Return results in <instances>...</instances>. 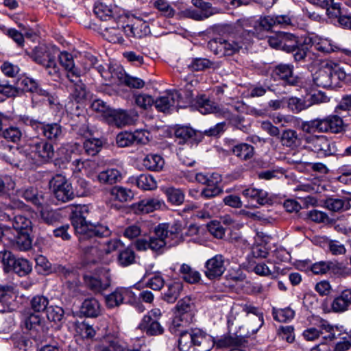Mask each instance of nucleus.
Listing matches in <instances>:
<instances>
[{"label": "nucleus", "instance_id": "nucleus-33", "mask_svg": "<svg viewBox=\"0 0 351 351\" xmlns=\"http://www.w3.org/2000/svg\"><path fill=\"white\" fill-rule=\"evenodd\" d=\"M243 309L247 315L252 314V315L248 316V319L251 322L255 324V326H250V328L252 333H256L264 323L263 313H258V308L251 305L245 304Z\"/></svg>", "mask_w": 351, "mask_h": 351}, {"label": "nucleus", "instance_id": "nucleus-60", "mask_svg": "<svg viewBox=\"0 0 351 351\" xmlns=\"http://www.w3.org/2000/svg\"><path fill=\"white\" fill-rule=\"evenodd\" d=\"M192 3L195 8L200 10L199 11L204 14V17H210L218 13L217 8H213L210 3L204 0H192Z\"/></svg>", "mask_w": 351, "mask_h": 351}, {"label": "nucleus", "instance_id": "nucleus-11", "mask_svg": "<svg viewBox=\"0 0 351 351\" xmlns=\"http://www.w3.org/2000/svg\"><path fill=\"white\" fill-rule=\"evenodd\" d=\"M196 180L206 186L202 189L200 195L204 198L215 197L223 192L222 188L219 186L221 179L218 174L208 176L202 173H198L195 176Z\"/></svg>", "mask_w": 351, "mask_h": 351}, {"label": "nucleus", "instance_id": "nucleus-43", "mask_svg": "<svg viewBox=\"0 0 351 351\" xmlns=\"http://www.w3.org/2000/svg\"><path fill=\"white\" fill-rule=\"evenodd\" d=\"M165 164L164 159L158 154H148L144 159L143 166L151 171H160Z\"/></svg>", "mask_w": 351, "mask_h": 351}, {"label": "nucleus", "instance_id": "nucleus-59", "mask_svg": "<svg viewBox=\"0 0 351 351\" xmlns=\"http://www.w3.org/2000/svg\"><path fill=\"white\" fill-rule=\"evenodd\" d=\"M335 268H340L338 263H334L330 261H320L314 263L311 266V271L315 274H324L330 269L334 270Z\"/></svg>", "mask_w": 351, "mask_h": 351}, {"label": "nucleus", "instance_id": "nucleus-26", "mask_svg": "<svg viewBox=\"0 0 351 351\" xmlns=\"http://www.w3.org/2000/svg\"><path fill=\"white\" fill-rule=\"evenodd\" d=\"M331 66L328 64L317 70L313 76L315 84L319 87L325 88H331Z\"/></svg>", "mask_w": 351, "mask_h": 351}, {"label": "nucleus", "instance_id": "nucleus-56", "mask_svg": "<svg viewBox=\"0 0 351 351\" xmlns=\"http://www.w3.org/2000/svg\"><path fill=\"white\" fill-rule=\"evenodd\" d=\"M135 261V253L131 248L127 247L121 250L118 256V263L123 267L133 264Z\"/></svg>", "mask_w": 351, "mask_h": 351}, {"label": "nucleus", "instance_id": "nucleus-39", "mask_svg": "<svg viewBox=\"0 0 351 351\" xmlns=\"http://www.w3.org/2000/svg\"><path fill=\"white\" fill-rule=\"evenodd\" d=\"M110 194L114 200L121 202H130L134 197V193L130 189L119 186L112 187Z\"/></svg>", "mask_w": 351, "mask_h": 351}, {"label": "nucleus", "instance_id": "nucleus-18", "mask_svg": "<svg viewBox=\"0 0 351 351\" xmlns=\"http://www.w3.org/2000/svg\"><path fill=\"white\" fill-rule=\"evenodd\" d=\"M16 194L37 207H42L45 203L44 193L34 186L19 189L16 190Z\"/></svg>", "mask_w": 351, "mask_h": 351}, {"label": "nucleus", "instance_id": "nucleus-50", "mask_svg": "<svg viewBox=\"0 0 351 351\" xmlns=\"http://www.w3.org/2000/svg\"><path fill=\"white\" fill-rule=\"evenodd\" d=\"M32 265L25 258H16L11 271H14L19 276H25L32 271Z\"/></svg>", "mask_w": 351, "mask_h": 351}, {"label": "nucleus", "instance_id": "nucleus-44", "mask_svg": "<svg viewBox=\"0 0 351 351\" xmlns=\"http://www.w3.org/2000/svg\"><path fill=\"white\" fill-rule=\"evenodd\" d=\"M86 284L93 291L100 293L110 287V279L109 276H106L104 280L95 277H90L86 279Z\"/></svg>", "mask_w": 351, "mask_h": 351}, {"label": "nucleus", "instance_id": "nucleus-8", "mask_svg": "<svg viewBox=\"0 0 351 351\" xmlns=\"http://www.w3.org/2000/svg\"><path fill=\"white\" fill-rule=\"evenodd\" d=\"M49 184L54 196L58 201L66 202L74 198L71 184L62 175L55 176L51 180Z\"/></svg>", "mask_w": 351, "mask_h": 351}, {"label": "nucleus", "instance_id": "nucleus-58", "mask_svg": "<svg viewBox=\"0 0 351 351\" xmlns=\"http://www.w3.org/2000/svg\"><path fill=\"white\" fill-rule=\"evenodd\" d=\"M287 106L288 108L294 113H298L310 107V104H307V101L304 99L295 97H290L288 99Z\"/></svg>", "mask_w": 351, "mask_h": 351}, {"label": "nucleus", "instance_id": "nucleus-46", "mask_svg": "<svg viewBox=\"0 0 351 351\" xmlns=\"http://www.w3.org/2000/svg\"><path fill=\"white\" fill-rule=\"evenodd\" d=\"M325 207L332 212H340L348 210L350 205L343 199L329 197L324 201Z\"/></svg>", "mask_w": 351, "mask_h": 351}, {"label": "nucleus", "instance_id": "nucleus-48", "mask_svg": "<svg viewBox=\"0 0 351 351\" xmlns=\"http://www.w3.org/2000/svg\"><path fill=\"white\" fill-rule=\"evenodd\" d=\"M178 339V348L180 351H187L193 348V329L190 331H180Z\"/></svg>", "mask_w": 351, "mask_h": 351}, {"label": "nucleus", "instance_id": "nucleus-47", "mask_svg": "<svg viewBox=\"0 0 351 351\" xmlns=\"http://www.w3.org/2000/svg\"><path fill=\"white\" fill-rule=\"evenodd\" d=\"M282 145L288 147H297L300 143V139L296 131L293 130H284L280 136Z\"/></svg>", "mask_w": 351, "mask_h": 351}, {"label": "nucleus", "instance_id": "nucleus-31", "mask_svg": "<svg viewBox=\"0 0 351 351\" xmlns=\"http://www.w3.org/2000/svg\"><path fill=\"white\" fill-rule=\"evenodd\" d=\"M9 217L12 221V228L17 232V234L32 231V223L31 220L21 214H16L12 218Z\"/></svg>", "mask_w": 351, "mask_h": 351}, {"label": "nucleus", "instance_id": "nucleus-6", "mask_svg": "<svg viewBox=\"0 0 351 351\" xmlns=\"http://www.w3.org/2000/svg\"><path fill=\"white\" fill-rule=\"evenodd\" d=\"M27 124L50 143L59 141L63 136L62 127L58 123H45L36 119H29Z\"/></svg>", "mask_w": 351, "mask_h": 351}, {"label": "nucleus", "instance_id": "nucleus-53", "mask_svg": "<svg viewBox=\"0 0 351 351\" xmlns=\"http://www.w3.org/2000/svg\"><path fill=\"white\" fill-rule=\"evenodd\" d=\"M136 186L143 190H152L156 188V182L153 176L141 174L136 178Z\"/></svg>", "mask_w": 351, "mask_h": 351}, {"label": "nucleus", "instance_id": "nucleus-13", "mask_svg": "<svg viewBox=\"0 0 351 351\" xmlns=\"http://www.w3.org/2000/svg\"><path fill=\"white\" fill-rule=\"evenodd\" d=\"M21 327L25 328L30 335L35 337L43 336L47 330L44 319L34 313L23 314Z\"/></svg>", "mask_w": 351, "mask_h": 351}, {"label": "nucleus", "instance_id": "nucleus-45", "mask_svg": "<svg viewBox=\"0 0 351 351\" xmlns=\"http://www.w3.org/2000/svg\"><path fill=\"white\" fill-rule=\"evenodd\" d=\"M57 56H58L60 63L67 71L66 75L70 73H81V71L75 66L73 56L66 51L60 52L58 51Z\"/></svg>", "mask_w": 351, "mask_h": 351}, {"label": "nucleus", "instance_id": "nucleus-19", "mask_svg": "<svg viewBox=\"0 0 351 351\" xmlns=\"http://www.w3.org/2000/svg\"><path fill=\"white\" fill-rule=\"evenodd\" d=\"M293 66L291 64H280L273 71L274 75L283 80L285 84L295 86L298 83V77L293 74Z\"/></svg>", "mask_w": 351, "mask_h": 351}, {"label": "nucleus", "instance_id": "nucleus-17", "mask_svg": "<svg viewBox=\"0 0 351 351\" xmlns=\"http://www.w3.org/2000/svg\"><path fill=\"white\" fill-rule=\"evenodd\" d=\"M136 114L134 113H129L127 111L121 109L113 110L111 109L106 121L108 124L115 125L117 128H121L125 125L132 124Z\"/></svg>", "mask_w": 351, "mask_h": 351}, {"label": "nucleus", "instance_id": "nucleus-14", "mask_svg": "<svg viewBox=\"0 0 351 351\" xmlns=\"http://www.w3.org/2000/svg\"><path fill=\"white\" fill-rule=\"evenodd\" d=\"M247 341L241 335L232 337L229 335L213 337L212 341V349H231L234 350L238 348L245 347Z\"/></svg>", "mask_w": 351, "mask_h": 351}, {"label": "nucleus", "instance_id": "nucleus-20", "mask_svg": "<svg viewBox=\"0 0 351 351\" xmlns=\"http://www.w3.org/2000/svg\"><path fill=\"white\" fill-rule=\"evenodd\" d=\"M230 152L242 161L251 160L255 154L254 146L246 143H239L230 147Z\"/></svg>", "mask_w": 351, "mask_h": 351}, {"label": "nucleus", "instance_id": "nucleus-57", "mask_svg": "<svg viewBox=\"0 0 351 351\" xmlns=\"http://www.w3.org/2000/svg\"><path fill=\"white\" fill-rule=\"evenodd\" d=\"M32 232H25L17 234L16 238V247L21 251H27L32 247V239L30 233Z\"/></svg>", "mask_w": 351, "mask_h": 351}, {"label": "nucleus", "instance_id": "nucleus-15", "mask_svg": "<svg viewBox=\"0 0 351 351\" xmlns=\"http://www.w3.org/2000/svg\"><path fill=\"white\" fill-rule=\"evenodd\" d=\"M204 274L209 280L219 278L225 272V258L221 254H216L206 261L204 265Z\"/></svg>", "mask_w": 351, "mask_h": 351}, {"label": "nucleus", "instance_id": "nucleus-51", "mask_svg": "<svg viewBox=\"0 0 351 351\" xmlns=\"http://www.w3.org/2000/svg\"><path fill=\"white\" fill-rule=\"evenodd\" d=\"M331 88L341 87L342 86L343 84L348 81V76L342 69L339 67H331Z\"/></svg>", "mask_w": 351, "mask_h": 351}, {"label": "nucleus", "instance_id": "nucleus-55", "mask_svg": "<svg viewBox=\"0 0 351 351\" xmlns=\"http://www.w3.org/2000/svg\"><path fill=\"white\" fill-rule=\"evenodd\" d=\"M1 136L9 141L18 143L23 136V132L19 127L11 125L3 130Z\"/></svg>", "mask_w": 351, "mask_h": 351}, {"label": "nucleus", "instance_id": "nucleus-5", "mask_svg": "<svg viewBox=\"0 0 351 351\" xmlns=\"http://www.w3.org/2000/svg\"><path fill=\"white\" fill-rule=\"evenodd\" d=\"M306 142L308 144L307 149L316 153L319 157H328L337 154L335 143L325 136H308L306 138Z\"/></svg>", "mask_w": 351, "mask_h": 351}, {"label": "nucleus", "instance_id": "nucleus-2", "mask_svg": "<svg viewBox=\"0 0 351 351\" xmlns=\"http://www.w3.org/2000/svg\"><path fill=\"white\" fill-rule=\"evenodd\" d=\"M182 238L177 226L160 223L154 228L153 235L148 239H136L134 246L138 251L150 250L158 254H161L167 245L171 247L180 244Z\"/></svg>", "mask_w": 351, "mask_h": 351}, {"label": "nucleus", "instance_id": "nucleus-30", "mask_svg": "<svg viewBox=\"0 0 351 351\" xmlns=\"http://www.w3.org/2000/svg\"><path fill=\"white\" fill-rule=\"evenodd\" d=\"M242 194L245 197L256 201L260 205H265L270 201L267 192L263 189L250 187L243 190Z\"/></svg>", "mask_w": 351, "mask_h": 351}, {"label": "nucleus", "instance_id": "nucleus-4", "mask_svg": "<svg viewBox=\"0 0 351 351\" xmlns=\"http://www.w3.org/2000/svg\"><path fill=\"white\" fill-rule=\"evenodd\" d=\"M0 156L10 165L20 169H25L34 163V156L30 152L29 147L17 148L14 152L10 145L0 146Z\"/></svg>", "mask_w": 351, "mask_h": 351}, {"label": "nucleus", "instance_id": "nucleus-36", "mask_svg": "<svg viewBox=\"0 0 351 351\" xmlns=\"http://www.w3.org/2000/svg\"><path fill=\"white\" fill-rule=\"evenodd\" d=\"M326 130L330 133H339L343 130V121L342 119L335 114L329 115L324 118Z\"/></svg>", "mask_w": 351, "mask_h": 351}, {"label": "nucleus", "instance_id": "nucleus-54", "mask_svg": "<svg viewBox=\"0 0 351 351\" xmlns=\"http://www.w3.org/2000/svg\"><path fill=\"white\" fill-rule=\"evenodd\" d=\"M153 5L165 17L172 18L176 14V10L167 0H154Z\"/></svg>", "mask_w": 351, "mask_h": 351}, {"label": "nucleus", "instance_id": "nucleus-35", "mask_svg": "<svg viewBox=\"0 0 351 351\" xmlns=\"http://www.w3.org/2000/svg\"><path fill=\"white\" fill-rule=\"evenodd\" d=\"M319 328L324 332L323 339L327 341H332L338 337V333L341 332V329L338 326L330 324L327 320L321 319L319 321Z\"/></svg>", "mask_w": 351, "mask_h": 351}, {"label": "nucleus", "instance_id": "nucleus-12", "mask_svg": "<svg viewBox=\"0 0 351 351\" xmlns=\"http://www.w3.org/2000/svg\"><path fill=\"white\" fill-rule=\"evenodd\" d=\"M30 152L41 162H48L54 156V148L51 143L44 138H37L29 145Z\"/></svg>", "mask_w": 351, "mask_h": 351}, {"label": "nucleus", "instance_id": "nucleus-16", "mask_svg": "<svg viewBox=\"0 0 351 351\" xmlns=\"http://www.w3.org/2000/svg\"><path fill=\"white\" fill-rule=\"evenodd\" d=\"M81 75L82 72L77 73V71L66 75L67 78L71 84L70 86L71 90V97L77 103L84 101L87 96L86 87L80 79Z\"/></svg>", "mask_w": 351, "mask_h": 351}, {"label": "nucleus", "instance_id": "nucleus-63", "mask_svg": "<svg viewBox=\"0 0 351 351\" xmlns=\"http://www.w3.org/2000/svg\"><path fill=\"white\" fill-rule=\"evenodd\" d=\"M14 295V288L12 285H0V303L9 306Z\"/></svg>", "mask_w": 351, "mask_h": 351}, {"label": "nucleus", "instance_id": "nucleus-9", "mask_svg": "<svg viewBox=\"0 0 351 351\" xmlns=\"http://www.w3.org/2000/svg\"><path fill=\"white\" fill-rule=\"evenodd\" d=\"M58 50L56 48H36L33 51L32 58L38 64L43 65L51 75L58 72V66L56 62Z\"/></svg>", "mask_w": 351, "mask_h": 351}, {"label": "nucleus", "instance_id": "nucleus-40", "mask_svg": "<svg viewBox=\"0 0 351 351\" xmlns=\"http://www.w3.org/2000/svg\"><path fill=\"white\" fill-rule=\"evenodd\" d=\"M118 70L117 77L121 83L134 88H141L144 86L145 82L143 80L125 74L122 68H118Z\"/></svg>", "mask_w": 351, "mask_h": 351}, {"label": "nucleus", "instance_id": "nucleus-27", "mask_svg": "<svg viewBox=\"0 0 351 351\" xmlns=\"http://www.w3.org/2000/svg\"><path fill=\"white\" fill-rule=\"evenodd\" d=\"M132 292L124 288H117L105 298L108 308H114L123 304L125 297L130 295Z\"/></svg>", "mask_w": 351, "mask_h": 351}, {"label": "nucleus", "instance_id": "nucleus-38", "mask_svg": "<svg viewBox=\"0 0 351 351\" xmlns=\"http://www.w3.org/2000/svg\"><path fill=\"white\" fill-rule=\"evenodd\" d=\"M81 312L87 317H97L100 313V304L95 298L86 299L82 304Z\"/></svg>", "mask_w": 351, "mask_h": 351}, {"label": "nucleus", "instance_id": "nucleus-62", "mask_svg": "<svg viewBox=\"0 0 351 351\" xmlns=\"http://www.w3.org/2000/svg\"><path fill=\"white\" fill-rule=\"evenodd\" d=\"M47 317L50 322L60 323L64 317V311L58 306H50L47 309Z\"/></svg>", "mask_w": 351, "mask_h": 351}, {"label": "nucleus", "instance_id": "nucleus-64", "mask_svg": "<svg viewBox=\"0 0 351 351\" xmlns=\"http://www.w3.org/2000/svg\"><path fill=\"white\" fill-rule=\"evenodd\" d=\"M11 341L14 348L19 350L27 351L32 348V341L21 335H14L12 337Z\"/></svg>", "mask_w": 351, "mask_h": 351}, {"label": "nucleus", "instance_id": "nucleus-25", "mask_svg": "<svg viewBox=\"0 0 351 351\" xmlns=\"http://www.w3.org/2000/svg\"><path fill=\"white\" fill-rule=\"evenodd\" d=\"M176 315L181 316L186 324L192 322L194 313L193 312V305L189 298H184L178 301L176 304Z\"/></svg>", "mask_w": 351, "mask_h": 351}, {"label": "nucleus", "instance_id": "nucleus-61", "mask_svg": "<svg viewBox=\"0 0 351 351\" xmlns=\"http://www.w3.org/2000/svg\"><path fill=\"white\" fill-rule=\"evenodd\" d=\"M102 147V142L99 138H88L84 143L86 153L90 156L96 155Z\"/></svg>", "mask_w": 351, "mask_h": 351}, {"label": "nucleus", "instance_id": "nucleus-22", "mask_svg": "<svg viewBox=\"0 0 351 351\" xmlns=\"http://www.w3.org/2000/svg\"><path fill=\"white\" fill-rule=\"evenodd\" d=\"M193 349H202L204 351L212 350L213 337L204 331L199 329H193Z\"/></svg>", "mask_w": 351, "mask_h": 351}, {"label": "nucleus", "instance_id": "nucleus-52", "mask_svg": "<svg viewBox=\"0 0 351 351\" xmlns=\"http://www.w3.org/2000/svg\"><path fill=\"white\" fill-rule=\"evenodd\" d=\"M139 328L149 336L160 335L164 332V328L156 319H154L152 322L145 324H143V322H141Z\"/></svg>", "mask_w": 351, "mask_h": 351}, {"label": "nucleus", "instance_id": "nucleus-32", "mask_svg": "<svg viewBox=\"0 0 351 351\" xmlns=\"http://www.w3.org/2000/svg\"><path fill=\"white\" fill-rule=\"evenodd\" d=\"M183 289L181 282L174 281L167 285V290L162 295V299L168 303H174L179 298Z\"/></svg>", "mask_w": 351, "mask_h": 351}, {"label": "nucleus", "instance_id": "nucleus-29", "mask_svg": "<svg viewBox=\"0 0 351 351\" xmlns=\"http://www.w3.org/2000/svg\"><path fill=\"white\" fill-rule=\"evenodd\" d=\"M162 202L158 199H144L133 205L136 213H149L160 208Z\"/></svg>", "mask_w": 351, "mask_h": 351}, {"label": "nucleus", "instance_id": "nucleus-41", "mask_svg": "<svg viewBox=\"0 0 351 351\" xmlns=\"http://www.w3.org/2000/svg\"><path fill=\"white\" fill-rule=\"evenodd\" d=\"M180 273L183 280L191 284L197 283L201 279L200 273L187 264H182L181 265Z\"/></svg>", "mask_w": 351, "mask_h": 351}, {"label": "nucleus", "instance_id": "nucleus-42", "mask_svg": "<svg viewBox=\"0 0 351 351\" xmlns=\"http://www.w3.org/2000/svg\"><path fill=\"white\" fill-rule=\"evenodd\" d=\"M324 119H315L303 122L302 128L306 133H326Z\"/></svg>", "mask_w": 351, "mask_h": 351}, {"label": "nucleus", "instance_id": "nucleus-49", "mask_svg": "<svg viewBox=\"0 0 351 351\" xmlns=\"http://www.w3.org/2000/svg\"><path fill=\"white\" fill-rule=\"evenodd\" d=\"M215 63L208 58H194L188 64V68L193 71H202L213 67Z\"/></svg>", "mask_w": 351, "mask_h": 351}, {"label": "nucleus", "instance_id": "nucleus-10", "mask_svg": "<svg viewBox=\"0 0 351 351\" xmlns=\"http://www.w3.org/2000/svg\"><path fill=\"white\" fill-rule=\"evenodd\" d=\"M156 108L163 112H169L174 108H183L186 106L181 94L177 90L169 91L154 100Z\"/></svg>", "mask_w": 351, "mask_h": 351}, {"label": "nucleus", "instance_id": "nucleus-23", "mask_svg": "<svg viewBox=\"0 0 351 351\" xmlns=\"http://www.w3.org/2000/svg\"><path fill=\"white\" fill-rule=\"evenodd\" d=\"M351 306V289H345L339 295L335 298L332 304V310L335 313H342L348 310Z\"/></svg>", "mask_w": 351, "mask_h": 351}, {"label": "nucleus", "instance_id": "nucleus-37", "mask_svg": "<svg viewBox=\"0 0 351 351\" xmlns=\"http://www.w3.org/2000/svg\"><path fill=\"white\" fill-rule=\"evenodd\" d=\"M125 343L117 337L107 336L102 340L101 351H123Z\"/></svg>", "mask_w": 351, "mask_h": 351}, {"label": "nucleus", "instance_id": "nucleus-1", "mask_svg": "<svg viewBox=\"0 0 351 351\" xmlns=\"http://www.w3.org/2000/svg\"><path fill=\"white\" fill-rule=\"evenodd\" d=\"M85 213H88L87 206L79 207V214L75 213L72 219L80 249L87 255L98 257L103 253L108 254L117 250L121 245V241L117 239L99 241L97 239L109 237L111 231L106 226L88 223L84 216Z\"/></svg>", "mask_w": 351, "mask_h": 351}, {"label": "nucleus", "instance_id": "nucleus-21", "mask_svg": "<svg viewBox=\"0 0 351 351\" xmlns=\"http://www.w3.org/2000/svg\"><path fill=\"white\" fill-rule=\"evenodd\" d=\"M303 47V40H300L292 34L283 32L282 49L283 51L292 53L295 60V54L300 52Z\"/></svg>", "mask_w": 351, "mask_h": 351}, {"label": "nucleus", "instance_id": "nucleus-34", "mask_svg": "<svg viewBox=\"0 0 351 351\" xmlns=\"http://www.w3.org/2000/svg\"><path fill=\"white\" fill-rule=\"evenodd\" d=\"M97 178L101 184H113L121 180L122 175L118 169L112 168L101 171Z\"/></svg>", "mask_w": 351, "mask_h": 351}, {"label": "nucleus", "instance_id": "nucleus-28", "mask_svg": "<svg viewBox=\"0 0 351 351\" xmlns=\"http://www.w3.org/2000/svg\"><path fill=\"white\" fill-rule=\"evenodd\" d=\"M175 136L179 141V144H183L187 141H197L201 134L189 126H179L175 130Z\"/></svg>", "mask_w": 351, "mask_h": 351}, {"label": "nucleus", "instance_id": "nucleus-24", "mask_svg": "<svg viewBox=\"0 0 351 351\" xmlns=\"http://www.w3.org/2000/svg\"><path fill=\"white\" fill-rule=\"evenodd\" d=\"M196 107L203 114L215 113L224 115L226 113L213 101L210 100L204 95L197 98Z\"/></svg>", "mask_w": 351, "mask_h": 351}, {"label": "nucleus", "instance_id": "nucleus-3", "mask_svg": "<svg viewBox=\"0 0 351 351\" xmlns=\"http://www.w3.org/2000/svg\"><path fill=\"white\" fill-rule=\"evenodd\" d=\"M244 31L230 34L226 39L217 38L210 40L208 47L215 55L220 56H232L239 51L245 45Z\"/></svg>", "mask_w": 351, "mask_h": 351}, {"label": "nucleus", "instance_id": "nucleus-7", "mask_svg": "<svg viewBox=\"0 0 351 351\" xmlns=\"http://www.w3.org/2000/svg\"><path fill=\"white\" fill-rule=\"evenodd\" d=\"M302 47L300 52L295 54V61L304 60L308 52L313 47L315 50L323 53H330L332 51V46L328 40L319 38L315 35L304 37L303 38Z\"/></svg>", "mask_w": 351, "mask_h": 351}]
</instances>
